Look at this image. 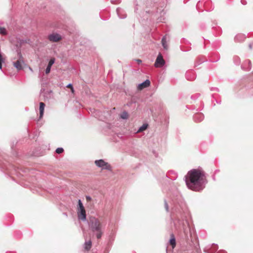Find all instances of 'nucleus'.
Returning a JSON list of instances; mask_svg holds the SVG:
<instances>
[{"mask_svg": "<svg viewBox=\"0 0 253 253\" xmlns=\"http://www.w3.org/2000/svg\"><path fill=\"white\" fill-rule=\"evenodd\" d=\"M148 126V125L147 124H144L142 126H141L138 130L137 131V133L141 132L144 130H146Z\"/></svg>", "mask_w": 253, "mask_h": 253, "instance_id": "412c9836", "label": "nucleus"}, {"mask_svg": "<svg viewBox=\"0 0 253 253\" xmlns=\"http://www.w3.org/2000/svg\"><path fill=\"white\" fill-rule=\"evenodd\" d=\"M169 243L170 245L171 246L172 249H174L176 246V241L175 237L173 234H170V238L169 241Z\"/></svg>", "mask_w": 253, "mask_h": 253, "instance_id": "2eb2a0df", "label": "nucleus"}, {"mask_svg": "<svg viewBox=\"0 0 253 253\" xmlns=\"http://www.w3.org/2000/svg\"><path fill=\"white\" fill-rule=\"evenodd\" d=\"M150 84V82L149 80L147 79L143 83L138 84L137 88L139 90H142L146 87H148Z\"/></svg>", "mask_w": 253, "mask_h": 253, "instance_id": "9d476101", "label": "nucleus"}, {"mask_svg": "<svg viewBox=\"0 0 253 253\" xmlns=\"http://www.w3.org/2000/svg\"><path fill=\"white\" fill-rule=\"evenodd\" d=\"M249 48H250L251 49H252V46H253L252 44L250 43V44H249Z\"/></svg>", "mask_w": 253, "mask_h": 253, "instance_id": "72a5a7b5", "label": "nucleus"}, {"mask_svg": "<svg viewBox=\"0 0 253 253\" xmlns=\"http://www.w3.org/2000/svg\"><path fill=\"white\" fill-rule=\"evenodd\" d=\"M95 165L102 169L110 170L111 169V166L103 160L100 159L95 161Z\"/></svg>", "mask_w": 253, "mask_h": 253, "instance_id": "20e7f679", "label": "nucleus"}, {"mask_svg": "<svg viewBox=\"0 0 253 253\" xmlns=\"http://www.w3.org/2000/svg\"><path fill=\"white\" fill-rule=\"evenodd\" d=\"M92 245V243L90 240L86 241L84 243V249L86 251H88L90 249Z\"/></svg>", "mask_w": 253, "mask_h": 253, "instance_id": "a211bd4d", "label": "nucleus"}, {"mask_svg": "<svg viewBox=\"0 0 253 253\" xmlns=\"http://www.w3.org/2000/svg\"><path fill=\"white\" fill-rule=\"evenodd\" d=\"M165 13H166V12H165L164 10L163 9L160 13L161 15V17H159V22H163V20H165V18L164 17V14H165Z\"/></svg>", "mask_w": 253, "mask_h": 253, "instance_id": "4be33fe9", "label": "nucleus"}, {"mask_svg": "<svg viewBox=\"0 0 253 253\" xmlns=\"http://www.w3.org/2000/svg\"><path fill=\"white\" fill-rule=\"evenodd\" d=\"M54 62H55V59L51 58L48 62V66L51 67L52 66V65L54 63Z\"/></svg>", "mask_w": 253, "mask_h": 253, "instance_id": "393cba45", "label": "nucleus"}, {"mask_svg": "<svg viewBox=\"0 0 253 253\" xmlns=\"http://www.w3.org/2000/svg\"><path fill=\"white\" fill-rule=\"evenodd\" d=\"M120 0H111L112 3L117 4L120 2Z\"/></svg>", "mask_w": 253, "mask_h": 253, "instance_id": "c756f323", "label": "nucleus"}, {"mask_svg": "<svg viewBox=\"0 0 253 253\" xmlns=\"http://www.w3.org/2000/svg\"><path fill=\"white\" fill-rule=\"evenodd\" d=\"M86 199L87 200H91V198L89 196H86Z\"/></svg>", "mask_w": 253, "mask_h": 253, "instance_id": "473e14b6", "label": "nucleus"}, {"mask_svg": "<svg viewBox=\"0 0 253 253\" xmlns=\"http://www.w3.org/2000/svg\"><path fill=\"white\" fill-rule=\"evenodd\" d=\"M245 37L244 35L242 34H238L236 36L235 40L238 42H242L244 40Z\"/></svg>", "mask_w": 253, "mask_h": 253, "instance_id": "aec40b11", "label": "nucleus"}, {"mask_svg": "<svg viewBox=\"0 0 253 253\" xmlns=\"http://www.w3.org/2000/svg\"><path fill=\"white\" fill-rule=\"evenodd\" d=\"M55 151L57 154H61L64 151V150L62 148H58Z\"/></svg>", "mask_w": 253, "mask_h": 253, "instance_id": "a878e982", "label": "nucleus"}, {"mask_svg": "<svg viewBox=\"0 0 253 253\" xmlns=\"http://www.w3.org/2000/svg\"><path fill=\"white\" fill-rule=\"evenodd\" d=\"M120 117L123 119H126L128 118V114L126 111H124L120 115Z\"/></svg>", "mask_w": 253, "mask_h": 253, "instance_id": "5701e85b", "label": "nucleus"}, {"mask_svg": "<svg viewBox=\"0 0 253 253\" xmlns=\"http://www.w3.org/2000/svg\"><path fill=\"white\" fill-rule=\"evenodd\" d=\"M88 226L94 235L97 239H100L104 234L106 226L105 223L94 216L89 218Z\"/></svg>", "mask_w": 253, "mask_h": 253, "instance_id": "f03ea898", "label": "nucleus"}, {"mask_svg": "<svg viewBox=\"0 0 253 253\" xmlns=\"http://www.w3.org/2000/svg\"><path fill=\"white\" fill-rule=\"evenodd\" d=\"M136 61L138 63L140 64L142 62V61L140 59H136Z\"/></svg>", "mask_w": 253, "mask_h": 253, "instance_id": "2f4dec72", "label": "nucleus"}, {"mask_svg": "<svg viewBox=\"0 0 253 253\" xmlns=\"http://www.w3.org/2000/svg\"><path fill=\"white\" fill-rule=\"evenodd\" d=\"M67 87H70L71 88V90H72V91L73 92L74 91V88L73 87V86L72 85V84H68L67 85Z\"/></svg>", "mask_w": 253, "mask_h": 253, "instance_id": "7c9ffc66", "label": "nucleus"}, {"mask_svg": "<svg viewBox=\"0 0 253 253\" xmlns=\"http://www.w3.org/2000/svg\"><path fill=\"white\" fill-rule=\"evenodd\" d=\"M241 68L243 70L249 71L252 68V63L251 60H247L244 62L243 64L241 66Z\"/></svg>", "mask_w": 253, "mask_h": 253, "instance_id": "1a4fd4ad", "label": "nucleus"}, {"mask_svg": "<svg viewBox=\"0 0 253 253\" xmlns=\"http://www.w3.org/2000/svg\"><path fill=\"white\" fill-rule=\"evenodd\" d=\"M165 208L167 211H169V206L166 201H165Z\"/></svg>", "mask_w": 253, "mask_h": 253, "instance_id": "c85d7f7f", "label": "nucleus"}, {"mask_svg": "<svg viewBox=\"0 0 253 253\" xmlns=\"http://www.w3.org/2000/svg\"><path fill=\"white\" fill-rule=\"evenodd\" d=\"M204 116L203 114L197 113L194 115L193 119L195 122H200L203 120Z\"/></svg>", "mask_w": 253, "mask_h": 253, "instance_id": "9b49d317", "label": "nucleus"}, {"mask_svg": "<svg viewBox=\"0 0 253 253\" xmlns=\"http://www.w3.org/2000/svg\"><path fill=\"white\" fill-rule=\"evenodd\" d=\"M116 11L120 18L124 19L126 17V15L122 9L118 8L116 10Z\"/></svg>", "mask_w": 253, "mask_h": 253, "instance_id": "f8f14e48", "label": "nucleus"}, {"mask_svg": "<svg viewBox=\"0 0 253 253\" xmlns=\"http://www.w3.org/2000/svg\"><path fill=\"white\" fill-rule=\"evenodd\" d=\"M51 66H49L47 65V67H46V68L45 69V72L46 74H48V73H50V70H51Z\"/></svg>", "mask_w": 253, "mask_h": 253, "instance_id": "bb28decb", "label": "nucleus"}, {"mask_svg": "<svg viewBox=\"0 0 253 253\" xmlns=\"http://www.w3.org/2000/svg\"><path fill=\"white\" fill-rule=\"evenodd\" d=\"M218 247L217 245L212 244L211 248L208 249V253H214L217 251Z\"/></svg>", "mask_w": 253, "mask_h": 253, "instance_id": "f3484780", "label": "nucleus"}, {"mask_svg": "<svg viewBox=\"0 0 253 253\" xmlns=\"http://www.w3.org/2000/svg\"><path fill=\"white\" fill-rule=\"evenodd\" d=\"M244 3H245V1H243V2L242 3L243 4H244Z\"/></svg>", "mask_w": 253, "mask_h": 253, "instance_id": "58836bf2", "label": "nucleus"}, {"mask_svg": "<svg viewBox=\"0 0 253 253\" xmlns=\"http://www.w3.org/2000/svg\"><path fill=\"white\" fill-rule=\"evenodd\" d=\"M45 104L43 102L40 103V119L42 118L43 115Z\"/></svg>", "mask_w": 253, "mask_h": 253, "instance_id": "dca6fc26", "label": "nucleus"}, {"mask_svg": "<svg viewBox=\"0 0 253 253\" xmlns=\"http://www.w3.org/2000/svg\"><path fill=\"white\" fill-rule=\"evenodd\" d=\"M160 123L163 126L164 129H166L168 127L169 122V117L166 113L161 114Z\"/></svg>", "mask_w": 253, "mask_h": 253, "instance_id": "39448f33", "label": "nucleus"}, {"mask_svg": "<svg viewBox=\"0 0 253 253\" xmlns=\"http://www.w3.org/2000/svg\"><path fill=\"white\" fill-rule=\"evenodd\" d=\"M18 55L19 56L20 58H22L21 54L19 52L18 53Z\"/></svg>", "mask_w": 253, "mask_h": 253, "instance_id": "e433bc0d", "label": "nucleus"}, {"mask_svg": "<svg viewBox=\"0 0 253 253\" xmlns=\"http://www.w3.org/2000/svg\"><path fill=\"white\" fill-rule=\"evenodd\" d=\"M165 63L162 55L159 53V68L162 67L165 64Z\"/></svg>", "mask_w": 253, "mask_h": 253, "instance_id": "6ab92c4d", "label": "nucleus"}, {"mask_svg": "<svg viewBox=\"0 0 253 253\" xmlns=\"http://www.w3.org/2000/svg\"><path fill=\"white\" fill-rule=\"evenodd\" d=\"M154 65L156 68L158 67V55L156 57Z\"/></svg>", "mask_w": 253, "mask_h": 253, "instance_id": "cd10ccee", "label": "nucleus"}, {"mask_svg": "<svg viewBox=\"0 0 253 253\" xmlns=\"http://www.w3.org/2000/svg\"><path fill=\"white\" fill-rule=\"evenodd\" d=\"M204 61H202L200 63H196V64H195V66H197L198 65H199L200 64H201L202 62H203Z\"/></svg>", "mask_w": 253, "mask_h": 253, "instance_id": "f704fd0d", "label": "nucleus"}, {"mask_svg": "<svg viewBox=\"0 0 253 253\" xmlns=\"http://www.w3.org/2000/svg\"><path fill=\"white\" fill-rule=\"evenodd\" d=\"M13 65L14 66V67L16 68L18 71L21 70L23 69L20 59L18 60L15 62H14L13 63Z\"/></svg>", "mask_w": 253, "mask_h": 253, "instance_id": "4468645a", "label": "nucleus"}, {"mask_svg": "<svg viewBox=\"0 0 253 253\" xmlns=\"http://www.w3.org/2000/svg\"><path fill=\"white\" fill-rule=\"evenodd\" d=\"M0 34L2 35H6V29L3 27H0Z\"/></svg>", "mask_w": 253, "mask_h": 253, "instance_id": "b1692460", "label": "nucleus"}, {"mask_svg": "<svg viewBox=\"0 0 253 253\" xmlns=\"http://www.w3.org/2000/svg\"><path fill=\"white\" fill-rule=\"evenodd\" d=\"M170 38L168 35L164 36L161 41V43L165 49L167 50L168 49V42H169Z\"/></svg>", "mask_w": 253, "mask_h": 253, "instance_id": "0eeeda50", "label": "nucleus"}, {"mask_svg": "<svg viewBox=\"0 0 253 253\" xmlns=\"http://www.w3.org/2000/svg\"><path fill=\"white\" fill-rule=\"evenodd\" d=\"M185 76L186 79L189 81H192L195 78V74L192 71H189L186 72Z\"/></svg>", "mask_w": 253, "mask_h": 253, "instance_id": "ddd939ff", "label": "nucleus"}, {"mask_svg": "<svg viewBox=\"0 0 253 253\" xmlns=\"http://www.w3.org/2000/svg\"><path fill=\"white\" fill-rule=\"evenodd\" d=\"M61 36L57 33H53L48 35V39L52 42H57L61 40Z\"/></svg>", "mask_w": 253, "mask_h": 253, "instance_id": "423d86ee", "label": "nucleus"}, {"mask_svg": "<svg viewBox=\"0 0 253 253\" xmlns=\"http://www.w3.org/2000/svg\"><path fill=\"white\" fill-rule=\"evenodd\" d=\"M185 183L190 189L195 191L202 190L206 183L204 173L199 169L191 170L185 176Z\"/></svg>", "mask_w": 253, "mask_h": 253, "instance_id": "f257e3e1", "label": "nucleus"}, {"mask_svg": "<svg viewBox=\"0 0 253 253\" xmlns=\"http://www.w3.org/2000/svg\"><path fill=\"white\" fill-rule=\"evenodd\" d=\"M217 253H226L225 251H222L218 252Z\"/></svg>", "mask_w": 253, "mask_h": 253, "instance_id": "c9c22d12", "label": "nucleus"}, {"mask_svg": "<svg viewBox=\"0 0 253 253\" xmlns=\"http://www.w3.org/2000/svg\"><path fill=\"white\" fill-rule=\"evenodd\" d=\"M244 3H245V1H243V2L242 3L243 4H244Z\"/></svg>", "mask_w": 253, "mask_h": 253, "instance_id": "4c0bfd02", "label": "nucleus"}, {"mask_svg": "<svg viewBox=\"0 0 253 253\" xmlns=\"http://www.w3.org/2000/svg\"><path fill=\"white\" fill-rule=\"evenodd\" d=\"M43 92V96L44 97V100H48L51 99L53 97V92L51 90H47L46 91H44V89H42L41 90V92Z\"/></svg>", "mask_w": 253, "mask_h": 253, "instance_id": "6e6552de", "label": "nucleus"}, {"mask_svg": "<svg viewBox=\"0 0 253 253\" xmlns=\"http://www.w3.org/2000/svg\"><path fill=\"white\" fill-rule=\"evenodd\" d=\"M77 215L79 220L84 221L86 219V211L80 199L78 200V204L77 206Z\"/></svg>", "mask_w": 253, "mask_h": 253, "instance_id": "7ed1b4c3", "label": "nucleus"}]
</instances>
